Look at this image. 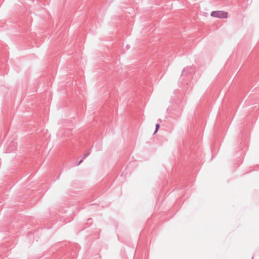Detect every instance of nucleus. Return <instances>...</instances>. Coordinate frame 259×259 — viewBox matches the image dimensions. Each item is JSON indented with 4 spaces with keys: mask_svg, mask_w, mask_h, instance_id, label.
Here are the masks:
<instances>
[{
    "mask_svg": "<svg viewBox=\"0 0 259 259\" xmlns=\"http://www.w3.org/2000/svg\"><path fill=\"white\" fill-rule=\"evenodd\" d=\"M159 127H160L159 124H156V131L155 132V133H156L157 132V131L158 130Z\"/></svg>",
    "mask_w": 259,
    "mask_h": 259,
    "instance_id": "2",
    "label": "nucleus"
},
{
    "mask_svg": "<svg viewBox=\"0 0 259 259\" xmlns=\"http://www.w3.org/2000/svg\"><path fill=\"white\" fill-rule=\"evenodd\" d=\"M81 162H82V160H80L79 164H80Z\"/></svg>",
    "mask_w": 259,
    "mask_h": 259,
    "instance_id": "3",
    "label": "nucleus"
},
{
    "mask_svg": "<svg viewBox=\"0 0 259 259\" xmlns=\"http://www.w3.org/2000/svg\"><path fill=\"white\" fill-rule=\"evenodd\" d=\"M228 14L227 12L223 11H212L211 13V16L220 19L227 18L228 17Z\"/></svg>",
    "mask_w": 259,
    "mask_h": 259,
    "instance_id": "1",
    "label": "nucleus"
}]
</instances>
